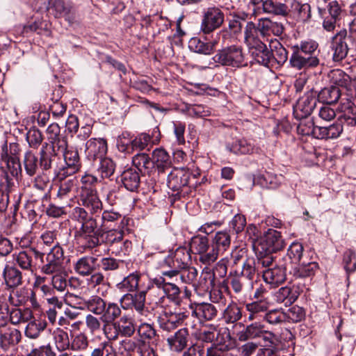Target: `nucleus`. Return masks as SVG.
<instances>
[{
  "instance_id": "38",
  "label": "nucleus",
  "mask_w": 356,
  "mask_h": 356,
  "mask_svg": "<svg viewBox=\"0 0 356 356\" xmlns=\"http://www.w3.org/2000/svg\"><path fill=\"white\" fill-rule=\"evenodd\" d=\"M22 339V334L17 329H9L0 335V346L8 350L10 346L17 345Z\"/></svg>"
},
{
  "instance_id": "14",
  "label": "nucleus",
  "mask_w": 356,
  "mask_h": 356,
  "mask_svg": "<svg viewBox=\"0 0 356 356\" xmlns=\"http://www.w3.org/2000/svg\"><path fill=\"white\" fill-rule=\"evenodd\" d=\"M260 245L265 252H277L284 248L285 242L280 232L270 228L265 232Z\"/></svg>"
},
{
  "instance_id": "11",
  "label": "nucleus",
  "mask_w": 356,
  "mask_h": 356,
  "mask_svg": "<svg viewBox=\"0 0 356 356\" xmlns=\"http://www.w3.org/2000/svg\"><path fill=\"white\" fill-rule=\"evenodd\" d=\"M290 270V266L279 258L273 268L263 271V279L272 287H277L286 280L287 272L289 273Z\"/></svg>"
},
{
  "instance_id": "36",
  "label": "nucleus",
  "mask_w": 356,
  "mask_h": 356,
  "mask_svg": "<svg viewBox=\"0 0 356 356\" xmlns=\"http://www.w3.org/2000/svg\"><path fill=\"white\" fill-rule=\"evenodd\" d=\"M115 327L118 330L119 335L124 337H132L136 331L134 320L128 315H124L117 321Z\"/></svg>"
},
{
  "instance_id": "22",
  "label": "nucleus",
  "mask_w": 356,
  "mask_h": 356,
  "mask_svg": "<svg viewBox=\"0 0 356 356\" xmlns=\"http://www.w3.org/2000/svg\"><path fill=\"white\" fill-rule=\"evenodd\" d=\"M319 59L317 56H303V54L293 49V53L289 59L290 65L297 70L315 67L319 64Z\"/></svg>"
},
{
  "instance_id": "56",
  "label": "nucleus",
  "mask_w": 356,
  "mask_h": 356,
  "mask_svg": "<svg viewBox=\"0 0 356 356\" xmlns=\"http://www.w3.org/2000/svg\"><path fill=\"white\" fill-rule=\"evenodd\" d=\"M275 298L277 302L284 303L286 306H288L296 301L297 296L291 292L290 287L284 286L280 288L275 293Z\"/></svg>"
},
{
  "instance_id": "24",
  "label": "nucleus",
  "mask_w": 356,
  "mask_h": 356,
  "mask_svg": "<svg viewBox=\"0 0 356 356\" xmlns=\"http://www.w3.org/2000/svg\"><path fill=\"white\" fill-rule=\"evenodd\" d=\"M193 309L192 315L197 317L200 321H211L216 316L218 310L214 305L210 303L202 302L196 304Z\"/></svg>"
},
{
  "instance_id": "18",
  "label": "nucleus",
  "mask_w": 356,
  "mask_h": 356,
  "mask_svg": "<svg viewBox=\"0 0 356 356\" xmlns=\"http://www.w3.org/2000/svg\"><path fill=\"white\" fill-rule=\"evenodd\" d=\"M259 33L255 28L253 22H248L244 30V42L250 49V53L253 50L265 48L266 45L259 38Z\"/></svg>"
},
{
  "instance_id": "48",
  "label": "nucleus",
  "mask_w": 356,
  "mask_h": 356,
  "mask_svg": "<svg viewBox=\"0 0 356 356\" xmlns=\"http://www.w3.org/2000/svg\"><path fill=\"white\" fill-rule=\"evenodd\" d=\"M230 152L234 154H250L257 151L252 144L245 139H241L233 143L228 147Z\"/></svg>"
},
{
  "instance_id": "55",
  "label": "nucleus",
  "mask_w": 356,
  "mask_h": 356,
  "mask_svg": "<svg viewBox=\"0 0 356 356\" xmlns=\"http://www.w3.org/2000/svg\"><path fill=\"white\" fill-rule=\"evenodd\" d=\"M116 165L110 158L105 157L100 159L97 171L102 179L110 178L115 172Z\"/></svg>"
},
{
  "instance_id": "46",
  "label": "nucleus",
  "mask_w": 356,
  "mask_h": 356,
  "mask_svg": "<svg viewBox=\"0 0 356 356\" xmlns=\"http://www.w3.org/2000/svg\"><path fill=\"white\" fill-rule=\"evenodd\" d=\"M84 304L89 312L97 316H102L107 302L100 296L95 295L85 300Z\"/></svg>"
},
{
  "instance_id": "5",
  "label": "nucleus",
  "mask_w": 356,
  "mask_h": 356,
  "mask_svg": "<svg viewBox=\"0 0 356 356\" xmlns=\"http://www.w3.org/2000/svg\"><path fill=\"white\" fill-rule=\"evenodd\" d=\"M97 220L94 218L81 223V227L74 233L75 238L83 243L87 248L92 249L101 245Z\"/></svg>"
},
{
  "instance_id": "40",
  "label": "nucleus",
  "mask_w": 356,
  "mask_h": 356,
  "mask_svg": "<svg viewBox=\"0 0 356 356\" xmlns=\"http://www.w3.org/2000/svg\"><path fill=\"white\" fill-rule=\"evenodd\" d=\"M88 283L92 288L96 289L102 296H106L109 283L102 273L97 272L91 275L88 280Z\"/></svg>"
},
{
  "instance_id": "41",
  "label": "nucleus",
  "mask_w": 356,
  "mask_h": 356,
  "mask_svg": "<svg viewBox=\"0 0 356 356\" xmlns=\"http://www.w3.org/2000/svg\"><path fill=\"white\" fill-rule=\"evenodd\" d=\"M329 77L333 84L350 89L352 86L350 76L340 69H334L330 72Z\"/></svg>"
},
{
  "instance_id": "4",
  "label": "nucleus",
  "mask_w": 356,
  "mask_h": 356,
  "mask_svg": "<svg viewBox=\"0 0 356 356\" xmlns=\"http://www.w3.org/2000/svg\"><path fill=\"white\" fill-rule=\"evenodd\" d=\"M355 44V39L352 35H348L346 29H342L337 32L330 40V48L333 61H342Z\"/></svg>"
},
{
  "instance_id": "58",
  "label": "nucleus",
  "mask_w": 356,
  "mask_h": 356,
  "mask_svg": "<svg viewBox=\"0 0 356 356\" xmlns=\"http://www.w3.org/2000/svg\"><path fill=\"white\" fill-rule=\"evenodd\" d=\"M318 43L313 40L302 41L300 44L292 47V49H295L305 56H316L315 52L318 48Z\"/></svg>"
},
{
  "instance_id": "21",
  "label": "nucleus",
  "mask_w": 356,
  "mask_h": 356,
  "mask_svg": "<svg viewBox=\"0 0 356 356\" xmlns=\"http://www.w3.org/2000/svg\"><path fill=\"white\" fill-rule=\"evenodd\" d=\"M167 262L175 269L180 270L188 267L191 263L190 250L186 248H178L172 256L168 259Z\"/></svg>"
},
{
  "instance_id": "61",
  "label": "nucleus",
  "mask_w": 356,
  "mask_h": 356,
  "mask_svg": "<svg viewBox=\"0 0 356 356\" xmlns=\"http://www.w3.org/2000/svg\"><path fill=\"white\" fill-rule=\"evenodd\" d=\"M32 317V312L29 309L24 310L14 309L11 311L10 314V322L15 325L19 324L22 322H27L31 320Z\"/></svg>"
},
{
  "instance_id": "13",
  "label": "nucleus",
  "mask_w": 356,
  "mask_h": 356,
  "mask_svg": "<svg viewBox=\"0 0 356 356\" xmlns=\"http://www.w3.org/2000/svg\"><path fill=\"white\" fill-rule=\"evenodd\" d=\"M316 92L312 89L299 98L293 109V114L296 118H305L312 114L316 106Z\"/></svg>"
},
{
  "instance_id": "39",
  "label": "nucleus",
  "mask_w": 356,
  "mask_h": 356,
  "mask_svg": "<svg viewBox=\"0 0 356 356\" xmlns=\"http://www.w3.org/2000/svg\"><path fill=\"white\" fill-rule=\"evenodd\" d=\"M293 12L297 21L301 23L309 22L312 18L311 6L309 3H302L298 1H294L292 3Z\"/></svg>"
},
{
  "instance_id": "33",
  "label": "nucleus",
  "mask_w": 356,
  "mask_h": 356,
  "mask_svg": "<svg viewBox=\"0 0 356 356\" xmlns=\"http://www.w3.org/2000/svg\"><path fill=\"white\" fill-rule=\"evenodd\" d=\"M318 101L326 104L337 103L341 97V90L337 86H329L323 88L316 93Z\"/></svg>"
},
{
  "instance_id": "12",
  "label": "nucleus",
  "mask_w": 356,
  "mask_h": 356,
  "mask_svg": "<svg viewBox=\"0 0 356 356\" xmlns=\"http://www.w3.org/2000/svg\"><path fill=\"white\" fill-rule=\"evenodd\" d=\"M45 259V264L41 267L42 273L46 275H53L60 272L63 260V250L58 243H56L51 248Z\"/></svg>"
},
{
  "instance_id": "19",
  "label": "nucleus",
  "mask_w": 356,
  "mask_h": 356,
  "mask_svg": "<svg viewBox=\"0 0 356 356\" xmlns=\"http://www.w3.org/2000/svg\"><path fill=\"white\" fill-rule=\"evenodd\" d=\"M259 33L255 28L253 22H248L244 30V42L250 49V53L253 50L265 48L266 45L259 38Z\"/></svg>"
},
{
  "instance_id": "34",
  "label": "nucleus",
  "mask_w": 356,
  "mask_h": 356,
  "mask_svg": "<svg viewBox=\"0 0 356 356\" xmlns=\"http://www.w3.org/2000/svg\"><path fill=\"white\" fill-rule=\"evenodd\" d=\"M3 276L5 284L9 288H15L22 284V272L14 266L6 265L3 269Z\"/></svg>"
},
{
  "instance_id": "23",
  "label": "nucleus",
  "mask_w": 356,
  "mask_h": 356,
  "mask_svg": "<svg viewBox=\"0 0 356 356\" xmlns=\"http://www.w3.org/2000/svg\"><path fill=\"white\" fill-rule=\"evenodd\" d=\"M342 122L339 119L332 124L328 127H315L313 129V134L318 138L334 139L340 136L343 128Z\"/></svg>"
},
{
  "instance_id": "7",
  "label": "nucleus",
  "mask_w": 356,
  "mask_h": 356,
  "mask_svg": "<svg viewBox=\"0 0 356 356\" xmlns=\"http://www.w3.org/2000/svg\"><path fill=\"white\" fill-rule=\"evenodd\" d=\"M213 60L222 65L241 67L244 60L243 48L238 45H231L222 48L214 56Z\"/></svg>"
},
{
  "instance_id": "6",
  "label": "nucleus",
  "mask_w": 356,
  "mask_h": 356,
  "mask_svg": "<svg viewBox=\"0 0 356 356\" xmlns=\"http://www.w3.org/2000/svg\"><path fill=\"white\" fill-rule=\"evenodd\" d=\"M42 3V7L39 9L49 10L56 18L64 17L69 23H73L75 21V10L70 3H65L63 0H48L40 1Z\"/></svg>"
},
{
  "instance_id": "28",
  "label": "nucleus",
  "mask_w": 356,
  "mask_h": 356,
  "mask_svg": "<svg viewBox=\"0 0 356 356\" xmlns=\"http://www.w3.org/2000/svg\"><path fill=\"white\" fill-rule=\"evenodd\" d=\"M261 8L263 12L268 15L285 17L289 14L287 5L277 0H265L263 1Z\"/></svg>"
},
{
  "instance_id": "10",
  "label": "nucleus",
  "mask_w": 356,
  "mask_h": 356,
  "mask_svg": "<svg viewBox=\"0 0 356 356\" xmlns=\"http://www.w3.org/2000/svg\"><path fill=\"white\" fill-rule=\"evenodd\" d=\"M191 173L184 168H175L168 176L167 185L170 189L177 193H188V186L191 187Z\"/></svg>"
},
{
  "instance_id": "53",
  "label": "nucleus",
  "mask_w": 356,
  "mask_h": 356,
  "mask_svg": "<svg viewBox=\"0 0 356 356\" xmlns=\"http://www.w3.org/2000/svg\"><path fill=\"white\" fill-rule=\"evenodd\" d=\"M145 290H147L149 297L151 298L152 303L156 305L161 304L165 299V294L161 281L156 282V286L148 285Z\"/></svg>"
},
{
  "instance_id": "54",
  "label": "nucleus",
  "mask_w": 356,
  "mask_h": 356,
  "mask_svg": "<svg viewBox=\"0 0 356 356\" xmlns=\"http://www.w3.org/2000/svg\"><path fill=\"white\" fill-rule=\"evenodd\" d=\"M23 163L28 175L32 177L36 174L38 169V159L31 151H27L25 153Z\"/></svg>"
},
{
  "instance_id": "49",
  "label": "nucleus",
  "mask_w": 356,
  "mask_h": 356,
  "mask_svg": "<svg viewBox=\"0 0 356 356\" xmlns=\"http://www.w3.org/2000/svg\"><path fill=\"white\" fill-rule=\"evenodd\" d=\"M132 162L140 172L144 170L145 172H149L154 168V161L146 153L137 154L133 157Z\"/></svg>"
},
{
  "instance_id": "8",
  "label": "nucleus",
  "mask_w": 356,
  "mask_h": 356,
  "mask_svg": "<svg viewBox=\"0 0 356 356\" xmlns=\"http://www.w3.org/2000/svg\"><path fill=\"white\" fill-rule=\"evenodd\" d=\"M199 255V260L204 264L209 265L216 261V252L206 236H195L190 243V250Z\"/></svg>"
},
{
  "instance_id": "17",
  "label": "nucleus",
  "mask_w": 356,
  "mask_h": 356,
  "mask_svg": "<svg viewBox=\"0 0 356 356\" xmlns=\"http://www.w3.org/2000/svg\"><path fill=\"white\" fill-rule=\"evenodd\" d=\"M35 255V258H38L44 263V253L37 250L35 248H31L28 250H22L17 254L13 255L14 260L17 264L23 270L33 271V256Z\"/></svg>"
},
{
  "instance_id": "1",
  "label": "nucleus",
  "mask_w": 356,
  "mask_h": 356,
  "mask_svg": "<svg viewBox=\"0 0 356 356\" xmlns=\"http://www.w3.org/2000/svg\"><path fill=\"white\" fill-rule=\"evenodd\" d=\"M51 124L47 129V141L43 143L40 152V166L43 170H49L54 167L58 151H63L64 143L63 140L56 141V130Z\"/></svg>"
},
{
  "instance_id": "32",
  "label": "nucleus",
  "mask_w": 356,
  "mask_h": 356,
  "mask_svg": "<svg viewBox=\"0 0 356 356\" xmlns=\"http://www.w3.org/2000/svg\"><path fill=\"white\" fill-rule=\"evenodd\" d=\"M231 244V236L226 231L216 232L212 238L211 248L216 252V260L220 252H225L229 248Z\"/></svg>"
},
{
  "instance_id": "26",
  "label": "nucleus",
  "mask_w": 356,
  "mask_h": 356,
  "mask_svg": "<svg viewBox=\"0 0 356 356\" xmlns=\"http://www.w3.org/2000/svg\"><path fill=\"white\" fill-rule=\"evenodd\" d=\"M318 267L316 262H307L302 260L291 268L289 274L296 278L307 277L314 275Z\"/></svg>"
},
{
  "instance_id": "9",
  "label": "nucleus",
  "mask_w": 356,
  "mask_h": 356,
  "mask_svg": "<svg viewBox=\"0 0 356 356\" xmlns=\"http://www.w3.org/2000/svg\"><path fill=\"white\" fill-rule=\"evenodd\" d=\"M224 22L225 14L219 7H209L203 13L200 30L204 34H209L219 29Z\"/></svg>"
},
{
  "instance_id": "60",
  "label": "nucleus",
  "mask_w": 356,
  "mask_h": 356,
  "mask_svg": "<svg viewBox=\"0 0 356 356\" xmlns=\"http://www.w3.org/2000/svg\"><path fill=\"white\" fill-rule=\"evenodd\" d=\"M214 42H204L200 39L194 38L191 41V47L199 54L209 55L213 52Z\"/></svg>"
},
{
  "instance_id": "2",
  "label": "nucleus",
  "mask_w": 356,
  "mask_h": 356,
  "mask_svg": "<svg viewBox=\"0 0 356 356\" xmlns=\"http://www.w3.org/2000/svg\"><path fill=\"white\" fill-rule=\"evenodd\" d=\"M51 125L54 127V130H56V136L55 137L56 141L63 140L64 143H65L63 147L64 149L58 152V154H63L65 162V166L62 170L63 172V175L65 177L71 176L79 172L81 168L78 151L76 148L68 145L67 137L60 134V127L57 123H52Z\"/></svg>"
},
{
  "instance_id": "50",
  "label": "nucleus",
  "mask_w": 356,
  "mask_h": 356,
  "mask_svg": "<svg viewBox=\"0 0 356 356\" xmlns=\"http://www.w3.org/2000/svg\"><path fill=\"white\" fill-rule=\"evenodd\" d=\"M74 187L72 180H67L62 182L57 192V198L63 202V204L70 206V201L72 200V190Z\"/></svg>"
},
{
  "instance_id": "16",
  "label": "nucleus",
  "mask_w": 356,
  "mask_h": 356,
  "mask_svg": "<svg viewBox=\"0 0 356 356\" xmlns=\"http://www.w3.org/2000/svg\"><path fill=\"white\" fill-rule=\"evenodd\" d=\"M190 334L188 328L182 327L167 339L169 349L175 353H181L188 346Z\"/></svg>"
},
{
  "instance_id": "47",
  "label": "nucleus",
  "mask_w": 356,
  "mask_h": 356,
  "mask_svg": "<svg viewBox=\"0 0 356 356\" xmlns=\"http://www.w3.org/2000/svg\"><path fill=\"white\" fill-rule=\"evenodd\" d=\"M242 318V309L236 303L229 304L224 310L222 320L227 324L235 323Z\"/></svg>"
},
{
  "instance_id": "30",
  "label": "nucleus",
  "mask_w": 356,
  "mask_h": 356,
  "mask_svg": "<svg viewBox=\"0 0 356 356\" xmlns=\"http://www.w3.org/2000/svg\"><path fill=\"white\" fill-rule=\"evenodd\" d=\"M97 261V259L94 257H83L76 261L74 265V269L80 275H89L95 270Z\"/></svg>"
},
{
  "instance_id": "42",
  "label": "nucleus",
  "mask_w": 356,
  "mask_h": 356,
  "mask_svg": "<svg viewBox=\"0 0 356 356\" xmlns=\"http://www.w3.org/2000/svg\"><path fill=\"white\" fill-rule=\"evenodd\" d=\"M103 312L100 317L102 323L116 322L122 314L120 307L117 303L112 302H107Z\"/></svg>"
},
{
  "instance_id": "37",
  "label": "nucleus",
  "mask_w": 356,
  "mask_h": 356,
  "mask_svg": "<svg viewBox=\"0 0 356 356\" xmlns=\"http://www.w3.org/2000/svg\"><path fill=\"white\" fill-rule=\"evenodd\" d=\"M265 326L259 323H253L248 325L246 328L237 334V337L241 341H245L251 339L260 338Z\"/></svg>"
},
{
  "instance_id": "15",
  "label": "nucleus",
  "mask_w": 356,
  "mask_h": 356,
  "mask_svg": "<svg viewBox=\"0 0 356 356\" xmlns=\"http://www.w3.org/2000/svg\"><path fill=\"white\" fill-rule=\"evenodd\" d=\"M147 290L140 289L131 294L126 293L120 298V302L124 309H134L138 313L143 314L145 310V303Z\"/></svg>"
},
{
  "instance_id": "64",
  "label": "nucleus",
  "mask_w": 356,
  "mask_h": 356,
  "mask_svg": "<svg viewBox=\"0 0 356 356\" xmlns=\"http://www.w3.org/2000/svg\"><path fill=\"white\" fill-rule=\"evenodd\" d=\"M228 345L214 343L207 349L206 356H231Z\"/></svg>"
},
{
  "instance_id": "29",
  "label": "nucleus",
  "mask_w": 356,
  "mask_h": 356,
  "mask_svg": "<svg viewBox=\"0 0 356 356\" xmlns=\"http://www.w3.org/2000/svg\"><path fill=\"white\" fill-rule=\"evenodd\" d=\"M99 235L101 245L105 243L112 245L120 242L123 239L124 232L120 226L112 229L101 228Z\"/></svg>"
},
{
  "instance_id": "59",
  "label": "nucleus",
  "mask_w": 356,
  "mask_h": 356,
  "mask_svg": "<svg viewBox=\"0 0 356 356\" xmlns=\"http://www.w3.org/2000/svg\"><path fill=\"white\" fill-rule=\"evenodd\" d=\"M251 54L255 61L261 65L268 66L269 64H272L271 51L268 49L266 45L265 48L253 50Z\"/></svg>"
},
{
  "instance_id": "51",
  "label": "nucleus",
  "mask_w": 356,
  "mask_h": 356,
  "mask_svg": "<svg viewBox=\"0 0 356 356\" xmlns=\"http://www.w3.org/2000/svg\"><path fill=\"white\" fill-rule=\"evenodd\" d=\"M184 111L192 118H205L211 115V110L202 104H186Z\"/></svg>"
},
{
  "instance_id": "62",
  "label": "nucleus",
  "mask_w": 356,
  "mask_h": 356,
  "mask_svg": "<svg viewBox=\"0 0 356 356\" xmlns=\"http://www.w3.org/2000/svg\"><path fill=\"white\" fill-rule=\"evenodd\" d=\"M272 63L275 61L278 65H282L288 60V51L280 44L276 43L271 49Z\"/></svg>"
},
{
  "instance_id": "25",
  "label": "nucleus",
  "mask_w": 356,
  "mask_h": 356,
  "mask_svg": "<svg viewBox=\"0 0 356 356\" xmlns=\"http://www.w3.org/2000/svg\"><path fill=\"white\" fill-rule=\"evenodd\" d=\"M86 153L88 157L93 160L103 159L102 156L107 152V143L104 139H90L86 144Z\"/></svg>"
},
{
  "instance_id": "63",
  "label": "nucleus",
  "mask_w": 356,
  "mask_h": 356,
  "mask_svg": "<svg viewBox=\"0 0 356 356\" xmlns=\"http://www.w3.org/2000/svg\"><path fill=\"white\" fill-rule=\"evenodd\" d=\"M90 356H117V353L109 341H104L92 350Z\"/></svg>"
},
{
  "instance_id": "57",
  "label": "nucleus",
  "mask_w": 356,
  "mask_h": 356,
  "mask_svg": "<svg viewBox=\"0 0 356 356\" xmlns=\"http://www.w3.org/2000/svg\"><path fill=\"white\" fill-rule=\"evenodd\" d=\"M54 340L58 351L66 350L70 344L67 332L59 328L54 332Z\"/></svg>"
},
{
  "instance_id": "20",
  "label": "nucleus",
  "mask_w": 356,
  "mask_h": 356,
  "mask_svg": "<svg viewBox=\"0 0 356 356\" xmlns=\"http://www.w3.org/2000/svg\"><path fill=\"white\" fill-rule=\"evenodd\" d=\"M80 204L88 209L92 214L102 210V203L97 194L96 190L80 192Z\"/></svg>"
},
{
  "instance_id": "43",
  "label": "nucleus",
  "mask_w": 356,
  "mask_h": 356,
  "mask_svg": "<svg viewBox=\"0 0 356 356\" xmlns=\"http://www.w3.org/2000/svg\"><path fill=\"white\" fill-rule=\"evenodd\" d=\"M140 275L137 273H131L118 284V288L122 291H134L140 290Z\"/></svg>"
},
{
  "instance_id": "27",
  "label": "nucleus",
  "mask_w": 356,
  "mask_h": 356,
  "mask_svg": "<svg viewBox=\"0 0 356 356\" xmlns=\"http://www.w3.org/2000/svg\"><path fill=\"white\" fill-rule=\"evenodd\" d=\"M303 250V246L300 243L294 242L288 248L287 253L280 259L292 268L302 261Z\"/></svg>"
},
{
  "instance_id": "31",
  "label": "nucleus",
  "mask_w": 356,
  "mask_h": 356,
  "mask_svg": "<svg viewBox=\"0 0 356 356\" xmlns=\"http://www.w3.org/2000/svg\"><path fill=\"white\" fill-rule=\"evenodd\" d=\"M120 180L124 188L134 192L138 190L140 184V177L138 171L129 168L120 175Z\"/></svg>"
},
{
  "instance_id": "35",
  "label": "nucleus",
  "mask_w": 356,
  "mask_h": 356,
  "mask_svg": "<svg viewBox=\"0 0 356 356\" xmlns=\"http://www.w3.org/2000/svg\"><path fill=\"white\" fill-rule=\"evenodd\" d=\"M269 300H254L251 302L245 304V309L249 312L248 320L253 321L256 319L261 313H265L270 307Z\"/></svg>"
},
{
  "instance_id": "45",
  "label": "nucleus",
  "mask_w": 356,
  "mask_h": 356,
  "mask_svg": "<svg viewBox=\"0 0 356 356\" xmlns=\"http://www.w3.org/2000/svg\"><path fill=\"white\" fill-rule=\"evenodd\" d=\"M152 161L156 164L159 170L163 172L171 165L170 156L167 152L161 148H157L152 153Z\"/></svg>"
},
{
  "instance_id": "44",
  "label": "nucleus",
  "mask_w": 356,
  "mask_h": 356,
  "mask_svg": "<svg viewBox=\"0 0 356 356\" xmlns=\"http://www.w3.org/2000/svg\"><path fill=\"white\" fill-rule=\"evenodd\" d=\"M151 141V137L149 134L143 133L131 140L129 144L124 145H122L124 148L123 150H127L128 152L133 151H141L145 149L149 142Z\"/></svg>"
},
{
  "instance_id": "52",
  "label": "nucleus",
  "mask_w": 356,
  "mask_h": 356,
  "mask_svg": "<svg viewBox=\"0 0 356 356\" xmlns=\"http://www.w3.org/2000/svg\"><path fill=\"white\" fill-rule=\"evenodd\" d=\"M218 335L216 327L211 325L204 329L196 332L195 337L199 341L212 343L217 339Z\"/></svg>"
},
{
  "instance_id": "3",
  "label": "nucleus",
  "mask_w": 356,
  "mask_h": 356,
  "mask_svg": "<svg viewBox=\"0 0 356 356\" xmlns=\"http://www.w3.org/2000/svg\"><path fill=\"white\" fill-rule=\"evenodd\" d=\"M189 316L190 312L187 310L166 307L157 317V323L163 331L170 332L182 325Z\"/></svg>"
}]
</instances>
